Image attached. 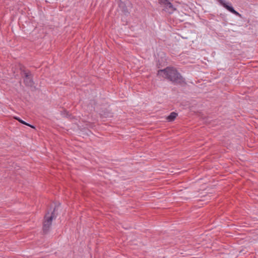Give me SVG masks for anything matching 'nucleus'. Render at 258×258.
<instances>
[{"mask_svg":"<svg viewBox=\"0 0 258 258\" xmlns=\"http://www.w3.org/2000/svg\"><path fill=\"white\" fill-rule=\"evenodd\" d=\"M15 118L18 121H19L20 122L22 123V124H25V125H27L28 126H29L30 127H31L32 128H34V126H33V125H31L27 123H26V122H25L24 121L22 120V119H21L19 117H15Z\"/></svg>","mask_w":258,"mask_h":258,"instance_id":"0eeeda50","label":"nucleus"},{"mask_svg":"<svg viewBox=\"0 0 258 258\" xmlns=\"http://www.w3.org/2000/svg\"><path fill=\"white\" fill-rule=\"evenodd\" d=\"M159 3L161 5H164L166 9H168L170 13H172L176 10L173 7L172 4L167 0H159Z\"/></svg>","mask_w":258,"mask_h":258,"instance_id":"39448f33","label":"nucleus"},{"mask_svg":"<svg viewBox=\"0 0 258 258\" xmlns=\"http://www.w3.org/2000/svg\"><path fill=\"white\" fill-rule=\"evenodd\" d=\"M54 214L52 213L51 215H49V213H47L45 216V220L43 223V231L46 233L48 231L49 227H50L52 221L54 218Z\"/></svg>","mask_w":258,"mask_h":258,"instance_id":"f03ea898","label":"nucleus"},{"mask_svg":"<svg viewBox=\"0 0 258 258\" xmlns=\"http://www.w3.org/2000/svg\"><path fill=\"white\" fill-rule=\"evenodd\" d=\"M157 75L176 84H186L184 78L173 67H167L163 70H160L158 71Z\"/></svg>","mask_w":258,"mask_h":258,"instance_id":"f257e3e1","label":"nucleus"},{"mask_svg":"<svg viewBox=\"0 0 258 258\" xmlns=\"http://www.w3.org/2000/svg\"><path fill=\"white\" fill-rule=\"evenodd\" d=\"M23 76L24 77V82L26 86L32 87L33 86L34 82L32 80L31 74L30 72H23Z\"/></svg>","mask_w":258,"mask_h":258,"instance_id":"20e7f679","label":"nucleus"},{"mask_svg":"<svg viewBox=\"0 0 258 258\" xmlns=\"http://www.w3.org/2000/svg\"><path fill=\"white\" fill-rule=\"evenodd\" d=\"M177 116V113L175 112H172L169 116H168L166 118L167 120L171 122L174 120L176 117Z\"/></svg>","mask_w":258,"mask_h":258,"instance_id":"423d86ee","label":"nucleus"},{"mask_svg":"<svg viewBox=\"0 0 258 258\" xmlns=\"http://www.w3.org/2000/svg\"><path fill=\"white\" fill-rule=\"evenodd\" d=\"M217 1L219 3L220 5L223 6L225 9L228 10L231 13L234 14V15L241 18V15L239 14L238 12L236 11L230 4H227L225 2L224 0H217Z\"/></svg>","mask_w":258,"mask_h":258,"instance_id":"7ed1b4c3","label":"nucleus"}]
</instances>
